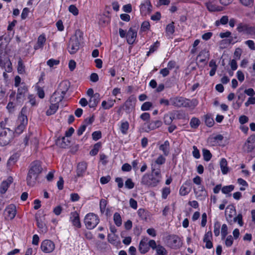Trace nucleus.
I'll use <instances>...</instances> for the list:
<instances>
[{
  "instance_id": "32",
  "label": "nucleus",
  "mask_w": 255,
  "mask_h": 255,
  "mask_svg": "<svg viewBox=\"0 0 255 255\" xmlns=\"http://www.w3.org/2000/svg\"><path fill=\"white\" fill-rule=\"evenodd\" d=\"M162 125V123L161 121L156 120L154 121H151L149 123L148 128L150 130H153L156 129L160 127H161Z\"/></svg>"
},
{
  "instance_id": "23",
  "label": "nucleus",
  "mask_w": 255,
  "mask_h": 255,
  "mask_svg": "<svg viewBox=\"0 0 255 255\" xmlns=\"http://www.w3.org/2000/svg\"><path fill=\"white\" fill-rule=\"evenodd\" d=\"M35 220L38 228L42 232L46 233L47 231V228L46 226L45 223L42 221V219L36 216Z\"/></svg>"
},
{
  "instance_id": "64",
  "label": "nucleus",
  "mask_w": 255,
  "mask_h": 255,
  "mask_svg": "<svg viewBox=\"0 0 255 255\" xmlns=\"http://www.w3.org/2000/svg\"><path fill=\"white\" fill-rule=\"evenodd\" d=\"M246 34L250 35L255 37V26H252L250 25Z\"/></svg>"
},
{
  "instance_id": "14",
  "label": "nucleus",
  "mask_w": 255,
  "mask_h": 255,
  "mask_svg": "<svg viewBox=\"0 0 255 255\" xmlns=\"http://www.w3.org/2000/svg\"><path fill=\"white\" fill-rule=\"evenodd\" d=\"M191 189V183L190 181H186L181 187L179 194L181 196H185L188 194Z\"/></svg>"
},
{
  "instance_id": "26",
  "label": "nucleus",
  "mask_w": 255,
  "mask_h": 255,
  "mask_svg": "<svg viewBox=\"0 0 255 255\" xmlns=\"http://www.w3.org/2000/svg\"><path fill=\"white\" fill-rule=\"evenodd\" d=\"M26 111V109L23 107L21 111V115L18 117V121L20 125L26 126L27 124V118L26 116L24 115V113Z\"/></svg>"
},
{
  "instance_id": "15",
  "label": "nucleus",
  "mask_w": 255,
  "mask_h": 255,
  "mask_svg": "<svg viewBox=\"0 0 255 255\" xmlns=\"http://www.w3.org/2000/svg\"><path fill=\"white\" fill-rule=\"evenodd\" d=\"M70 86V83L69 81H64L60 83L59 84V88L57 91L63 96H65L66 92L69 90Z\"/></svg>"
},
{
  "instance_id": "18",
  "label": "nucleus",
  "mask_w": 255,
  "mask_h": 255,
  "mask_svg": "<svg viewBox=\"0 0 255 255\" xmlns=\"http://www.w3.org/2000/svg\"><path fill=\"white\" fill-rule=\"evenodd\" d=\"M13 178L11 176H9L6 180L3 181L0 187V192L1 194H4L7 191L9 185L12 182Z\"/></svg>"
},
{
  "instance_id": "38",
  "label": "nucleus",
  "mask_w": 255,
  "mask_h": 255,
  "mask_svg": "<svg viewBox=\"0 0 255 255\" xmlns=\"http://www.w3.org/2000/svg\"><path fill=\"white\" fill-rule=\"evenodd\" d=\"M200 124V121L197 118L193 117L191 119L190 125L193 128L196 129Z\"/></svg>"
},
{
  "instance_id": "57",
  "label": "nucleus",
  "mask_w": 255,
  "mask_h": 255,
  "mask_svg": "<svg viewBox=\"0 0 255 255\" xmlns=\"http://www.w3.org/2000/svg\"><path fill=\"white\" fill-rule=\"evenodd\" d=\"M234 222H237L240 226H243L244 223L243 221V216L241 214H239L238 216L234 218Z\"/></svg>"
},
{
  "instance_id": "25",
  "label": "nucleus",
  "mask_w": 255,
  "mask_h": 255,
  "mask_svg": "<svg viewBox=\"0 0 255 255\" xmlns=\"http://www.w3.org/2000/svg\"><path fill=\"white\" fill-rule=\"evenodd\" d=\"M159 149L162 150L164 155L167 156L169 153V142L168 140L164 141V143L160 145Z\"/></svg>"
},
{
  "instance_id": "11",
  "label": "nucleus",
  "mask_w": 255,
  "mask_h": 255,
  "mask_svg": "<svg viewBox=\"0 0 255 255\" xmlns=\"http://www.w3.org/2000/svg\"><path fill=\"white\" fill-rule=\"evenodd\" d=\"M152 5L149 0H145L140 5V11L142 14L145 15L147 12H150Z\"/></svg>"
},
{
  "instance_id": "5",
  "label": "nucleus",
  "mask_w": 255,
  "mask_h": 255,
  "mask_svg": "<svg viewBox=\"0 0 255 255\" xmlns=\"http://www.w3.org/2000/svg\"><path fill=\"white\" fill-rule=\"evenodd\" d=\"M159 183V178H155L153 174H145L143 175L141 183L149 187H155Z\"/></svg>"
},
{
  "instance_id": "51",
  "label": "nucleus",
  "mask_w": 255,
  "mask_h": 255,
  "mask_svg": "<svg viewBox=\"0 0 255 255\" xmlns=\"http://www.w3.org/2000/svg\"><path fill=\"white\" fill-rule=\"evenodd\" d=\"M214 233L216 237H218L220 235V224L219 222L217 221L214 224Z\"/></svg>"
},
{
  "instance_id": "63",
  "label": "nucleus",
  "mask_w": 255,
  "mask_h": 255,
  "mask_svg": "<svg viewBox=\"0 0 255 255\" xmlns=\"http://www.w3.org/2000/svg\"><path fill=\"white\" fill-rule=\"evenodd\" d=\"M150 26V25L148 21H144L141 24V30L142 31H145L149 29Z\"/></svg>"
},
{
  "instance_id": "54",
  "label": "nucleus",
  "mask_w": 255,
  "mask_h": 255,
  "mask_svg": "<svg viewBox=\"0 0 255 255\" xmlns=\"http://www.w3.org/2000/svg\"><path fill=\"white\" fill-rule=\"evenodd\" d=\"M152 106V104L150 102H144L141 107L142 111H148Z\"/></svg>"
},
{
  "instance_id": "55",
  "label": "nucleus",
  "mask_w": 255,
  "mask_h": 255,
  "mask_svg": "<svg viewBox=\"0 0 255 255\" xmlns=\"http://www.w3.org/2000/svg\"><path fill=\"white\" fill-rule=\"evenodd\" d=\"M68 10L74 15H77L79 13V10L75 5H70L69 6Z\"/></svg>"
},
{
  "instance_id": "50",
  "label": "nucleus",
  "mask_w": 255,
  "mask_h": 255,
  "mask_svg": "<svg viewBox=\"0 0 255 255\" xmlns=\"http://www.w3.org/2000/svg\"><path fill=\"white\" fill-rule=\"evenodd\" d=\"M221 233L222 240H224L226 236L228 235V227L226 224H223L222 225Z\"/></svg>"
},
{
  "instance_id": "34",
  "label": "nucleus",
  "mask_w": 255,
  "mask_h": 255,
  "mask_svg": "<svg viewBox=\"0 0 255 255\" xmlns=\"http://www.w3.org/2000/svg\"><path fill=\"white\" fill-rule=\"evenodd\" d=\"M101 146L102 143L101 142H98L95 143L94 145L93 148L90 151V154L92 156L97 155Z\"/></svg>"
},
{
  "instance_id": "62",
  "label": "nucleus",
  "mask_w": 255,
  "mask_h": 255,
  "mask_svg": "<svg viewBox=\"0 0 255 255\" xmlns=\"http://www.w3.org/2000/svg\"><path fill=\"white\" fill-rule=\"evenodd\" d=\"M25 99V95L22 94L17 93L16 102L18 104H21Z\"/></svg>"
},
{
  "instance_id": "2",
  "label": "nucleus",
  "mask_w": 255,
  "mask_h": 255,
  "mask_svg": "<svg viewBox=\"0 0 255 255\" xmlns=\"http://www.w3.org/2000/svg\"><path fill=\"white\" fill-rule=\"evenodd\" d=\"M83 40V33L80 29L75 31L74 35L72 36L68 45V50L70 54H74L79 49Z\"/></svg>"
},
{
  "instance_id": "13",
  "label": "nucleus",
  "mask_w": 255,
  "mask_h": 255,
  "mask_svg": "<svg viewBox=\"0 0 255 255\" xmlns=\"http://www.w3.org/2000/svg\"><path fill=\"white\" fill-rule=\"evenodd\" d=\"M4 211L7 215V218L12 220L15 217L16 214V207L13 204H10L6 208Z\"/></svg>"
},
{
  "instance_id": "21",
  "label": "nucleus",
  "mask_w": 255,
  "mask_h": 255,
  "mask_svg": "<svg viewBox=\"0 0 255 255\" xmlns=\"http://www.w3.org/2000/svg\"><path fill=\"white\" fill-rule=\"evenodd\" d=\"M71 216L70 219L73 223V225L77 228H81V225L80 221L79 216L78 213L76 212H72L71 213Z\"/></svg>"
},
{
  "instance_id": "36",
  "label": "nucleus",
  "mask_w": 255,
  "mask_h": 255,
  "mask_svg": "<svg viewBox=\"0 0 255 255\" xmlns=\"http://www.w3.org/2000/svg\"><path fill=\"white\" fill-rule=\"evenodd\" d=\"M45 41L46 38L44 35H40L38 38L37 45L35 46L34 48L37 49L38 48L42 47Z\"/></svg>"
},
{
  "instance_id": "17",
  "label": "nucleus",
  "mask_w": 255,
  "mask_h": 255,
  "mask_svg": "<svg viewBox=\"0 0 255 255\" xmlns=\"http://www.w3.org/2000/svg\"><path fill=\"white\" fill-rule=\"evenodd\" d=\"M209 57V54L208 51L204 50L201 51L196 58V63H202L207 62Z\"/></svg>"
},
{
  "instance_id": "49",
  "label": "nucleus",
  "mask_w": 255,
  "mask_h": 255,
  "mask_svg": "<svg viewBox=\"0 0 255 255\" xmlns=\"http://www.w3.org/2000/svg\"><path fill=\"white\" fill-rule=\"evenodd\" d=\"M244 89L243 87H240L239 89H238L237 91V94H238V98L239 100H241V101L243 102L245 99H246V95L245 93H241L240 92L241 91H243Z\"/></svg>"
},
{
  "instance_id": "59",
  "label": "nucleus",
  "mask_w": 255,
  "mask_h": 255,
  "mask_svg": "<svg viewBox=\"0 0 255 255\" xmlns=\"http://www.w3.org/2000/svg\"><path fill=\"white\" fill-rule=\"evenodd\" d=\"M165 162V158L162 155H160L157 159L155 161L154 163L153 164L157 165H162L164 164Z\"/></svg>"
},
{
  "instance_id": "61",
  "label": "nucleus",
  "mask_w": 255,
  "mask_h": 255,
  "mask_svg": "<svg viewBox=\"0 0 255 255\" xmlns=\"http://www.w3.org/2000/svg\"><path fill=\"white\" fill-rule=\"evenodd\" d=\"M170 190L169 187H164L162 189V197L163 199H165L167 196L170 194Z\"/></svg>"
},
{
  "instance_id": "20",
  "label": "nucleus",
  "mask_w": 255,
  "mask_h": 255,
  "mask_svg": "<svg viewBox=\"0 0 255 255\" xmlns=\"http://www.w3.org/2000/svg\"><path fill=\"white\" fill-rule=\"evenodd\" d=\"M64 96L62 95L59 92L56 91L51 96L50 102H52L58 104L64 98Z\"/></svg>"
},
{
  "instance_id": "52",
  "label": "nucleus",
  "mask_w": 255,
  "mask_h": 255,
  "mask_svg": "<svg viewBox=\"0 0 255 255\" xmlns=\"http://www.w3.org/2000/svg\"><path fill=\"white\" fill-rule=\"evenodd\" d=\"M27 87L24 83H21V86L18 88L17 93L19 94H24L27 92Z\"/></svg>"
},
{
  "instance_id": "12",
  "label": "nucleus",
  "mask_w": 255,
  "mask_h": 255,
  "mask_svg": "<svg viewBox=\"0 0 255 255\" xmlns=\"http://www.w3.org/2000/svg\"><path fill=\"white\" fill-rule=\"evenodd\" d=\"M148 239L147 238H143L140 242L138 250L141 254H144L149 250L148 244H147Z\"/></svg>"
},
{
  "instance_id": "58",
  "label": "nucleus",
  "mask_w": 255,
  "mask_h": 255,
  "mask_svg": "<svg viewBox=\"0 0 255 255\" xmlns=\"http://www.w3.org/2000/svg\"><path fill=\"white\" fill-rule=\"evenodd\" d=\"M92 138L93 140L97 141L102 137V133L100 131H96L92 134Z\"/></svg>"
},
{
  "instance_id": "6",
  "label": "nucleus",
  "mask_w": 255,
  "mask_h": 255,
  "mask_svg": "<svg viewBox=\"0 0 255 255\" xmlns=\"http://www.w3.org/2000/svg\"><path fill=\"white\" fill-rule=\"evenodd\" d=\"M138 24L135 23L130 27L127 33L126 38L127 42L129 44H132L135 40L137 36V31L138 28Z\"/></svg>"
},
{
  "instance_id": "42",
  "label": "nucleus",
  "mask_w": 255,
  "mask_h": 255,
  "mask_svg": "<svg viewBox=\"0 0 255 255\" xmlns=\"http://www.w3.org/2000/svg\"><path fill=\"white\" fill-rule=\"evenodd\" d=\"M203 156L204 160L206 161H208L212 158V155L209 150L206 149H203Z\"/></svg>"
},
{
  "instance_id": "29",
  "label": "nucleus",
  "mask_w": 255,
  "mask_h": 255,
  "mask_svg": "<svg viewBox=\"0 0 255 255\" xmlns=\"http://www.w3.org/2000/svg\"><path fill=\"white\" fill-rule=\"evenodd\" d=\"M249 26L250 24L244 23H240L238 24L237 30L240 33L243 32L244 33L246 34Z\"/></svg>"
},
{
  "instance_id": "16",
  "label": "nucleus",
  "mask_w": 255,
  "mask_h": 255,
  "mask_svg": "<svg viewBox=\"0 0 255 255\" xmlns=\"http://www.w3.org/2000/svg\"><path fill=\"white\" fill-rule=\"evenodd\" d=\"M87 163L85 162H81L78 163L77 168V174L75 178L77 177H83L84 173L87 169Z\"/></svg>"
},
{
  "instance_id": "31",
  "label": "nucleus",
  "mask_w": 255,
  "mask_h": 255,
  "mask_svg": "<svg viewBox=\"0 0 255 255\" xmlns=\"http://www.w3.org/2000/svg\"><path fill=\"white\" fill-rule=\"evenodd\" d=\"M151 171L152 174L153 176L155 175L156 177L155 178H159V181L161 179V174H160V170L159 167H157L155 164H151Z\"/></svg>"
},
{
  "instance_id": "22",
  "label": "nucleus",
  "mask_w": 255,
  "mask_h": 255,
  "mask_svg": "<svg viewBox=\"0 0 255 255\" xmlns=\"http://www.w3.org/2000/svg\"><path fill=\"white\" fill-rule=\"evenodd\" d=\"M70 141L65 137H63L61 138H58L56 141V144L61 148H65L70 144Z\"/></svg>"
},
{
  "instance_id": "53",
  "label": "nucleus",
  "mask_w": 255,
  "mask_h": 255,
  "mask_svg": "<svg viewBox=\"0 0 255 255\" xmlns=\"http://www.w3.org/2000/svg\"><path fill=\"white\" fill-rule=\"evenodd\" d=\"M173 24V22H172L166 26V31L167 33L170 34H172L174 32L175 27Z\"/></svg>"
},
{
  "instance_id": "40",
  "label": "nucleus",
  "mask_w": 255,
  "mask_h": 255,
  "mask_svg": "<svg viewBox=\"0 0 255 255\" xmlns=\"http://www.w3.org/2000/svg\"><path fill=\"white\" fill-rule=\"evenodd\" d=\"M171 240L175 247L179 248L181 246L182 243L180 239L177 236H172Z\"/></svg>"
},
{
  "instance_id": "3",
  "label": "nucleus",
  "mask_w": 255,
  "mask_h": 255,
  "mask_svg": "<svg viewBox=\"0 0 255 255\" xmlns=\"http://www.w3.org/2000/svg\"><path fill=\"white\" fill-rule=\"evenodd\" d=\"M13 132L10 129H3L0 131V146L8 145L13 139Z\"/></svg>"
},
{
  "instance_id": "30",
  "label": "nucleus",
  "mask_w": 255,
  "mask_h": 255,
  "mask_svg": "<svg viewBox=\"0 0 255 255\" xmlns=\"http://www.w3.org/2000/svg\"><path fill=\"white\" fill-rule=\"evenodd\" d=\"M220 165L222 172L223 174H226L229 171V168L227 166V161L224 158L221 159L220 162Z\"/></svg>"
},
{
  "instance_id": "7",
  "label": "nucleus",
  "mask_w": 255,
  "mask_h": 255,
  "mask_svg": "<svg viewBox=\"0 0 255 255\" xmlns=\"http://www.w3.org/2000/svg\"><path fill=\"white\" fill-rule=\"evenodd\" d=\"M136 101V98L134 96H131L125 102L124 105L125 107L124 110L127 113H130L134 109Z\"/></svg>"
},
{
  "instance_id": "19",
  "label": "nucleus",
  "mask_w": 255,
  "mask_h": 255,
  "mask_svg": "<svg viewBox=\"0 0 255 255\" xmlns=\"http://www.w3.org/2000/svg\"><path fill=\"white\" fill-rule=\"evenodd\" d=\"M99 93H96L93 96L90 97L89 101V106L90 108H95L100 100Z\"/></svg>"
},
{
  "instance_id": "39",
  "label": "nucleus",
  "mask_w": 255,
  "mask_h": 255,
  "mask_svg": "<svg viewBox=\"0 0 255 255\" xmlns=\"http://www.w3.org/2000/svg\"><path fill=\"white\" fill-rule=\"evenodd\" d=\"M114 221L116 225L120 227L122 224V220L121 215L119 213L116 212L114 215Z\"/></svg>"
},
{
  "instance_id": "48",
  "label": "nucleus",
  "mask_w": 255,
  "mask_h": 255,
  "mask_svg": "<svg viewBox=\"0 0 255 255\" xmlns=\"http://www.w3.org/2000/svg\"><path fill=\"white\" fill-rule=\"evenodd\" d=\"M168 68L162 69L160 71V74H162L163 77L167 76L169 73V70L174 68V66H173L172 65H168Z\"/></svg>"
},
{
  "instance_id": "41",
  "label": "nucleus",
  "mask_w": 255,
  "mask_h": 255,
  "mask_svg": "<svg viewBox=\"0 0 255 255\" xmlns=\"http://www.w3.org/2000/svg\"><path fill=\"white\" fill-rule=\"evenodd\" d=\"M159 45L160 43L158 41H156L153 44L151 45L150 47L149 51L147 52L146 55L148 56L151 53L155 51L159 46Z\"/></svg>"
},
{
  "instance_id": "8",
  "label": "nucleus",
  "mask_w": 255,
  "mask_h": 255,
  "mask_svg": "<svg viewBox=\"0 0 255 255\" xmlns=\"http://www.w3.org/2000/svg\"><path fill=\"white\" fill-rule=\"evenodd\" d=\"M186 98L182 97H176L170 99V104L177 107L186 108Z\"/></svg>"
},
{
  "instance_id": "37",
  "label": "nucleus",
  "mask_w": 255,
  "mask_h": 255,
  "mask_svg": "<svg viewBox=\"0 0 255 255\" xmlns=\"http://www.w3.org/2000/svg\"><path fill=\"white\" fill-rule=\"evenodd\" d=\"M224 66H225V65H222V67H221V69H219L218 72V73L220 72V73H219V75L220 76L222 75L223 74H224V71L227 70L229 75L230 76H232L234 74V72H233L234 71H233L231 69H230L229 67H228V66L225 67Z\"/></svg>"
},
{
  "instance_id": "4",
  "label": "nucleus",
  "mask_w": 255,
  "mask_h": 255,
  "mask_svg": "<svg viewBox=\"0 0 255 255\" xmlns=\"http://www.w3.org/2000/svg\"><path fill=\"white\" fill-rule=\"evenodd\" d=\"M98 217L94 213H89L84 219V223L86 228L89 230L94 229L99 223Z\"/></svg>"
},
{
  "instance_id": "47",
  "label": "nucleus",
  "mask_w": 255,
  "mask_h": 255,
  "mask_svg": "<svg viewBox=\"0 0 255 255\" xmlns=\"http://www.w3.org/2000/svg\"><path fill=\"white\" fill-rule=\"evenodd\" d=\"M206 7L210 11H218V7L211 2H208L206 3Z\"/></svg>"
},
{
  "instance_id": "44",
  "label": "nucleus",
  "mask_w": 255,
  "mask_h": 255,
  "mask_svg": "<svg viewBox=\"0 0 255 255\" xmlns=\"http://www.w3.org/2000/svg\"><path fill=\"white\" fill-rule=\"evenodd\" d=\"M156 255H167L165 249L162 246L158 245L156 249Z\"/></svg>"
},
{
  "instance_id": "45",
  "label": "nucleus",
  "mask_w": 255,
  "mask_h": 255,
  "mask_svg": "<svg viewBox=\"0 0 255 255\" xmlns=\"http://www.w3.org/2000/svg\"><path fill=\"white\" fill-rule=\"evenodd\" d=\"M128 128V122H125L122 123L120 127V129L123 134H126L127 133Z\"/></svg>"
},
{
  "instance_id": "35",
  "label": "nucleus",
  "mask_w": 255,
  "mask_h": 255,
  "mask_svg": "<svg viewBox=\"0 0 255 255\" xmlns=\"http://www.w3.org/2000/svg\"><path fill=\"white\" fill-rule=\"evenodd\" d=\"M234 188L235 186L233 185L225 186L222 188V192L224 194H228L227 196H231V194H230V193L234 189Z\"/></svg>"
},
{
  "instance_id": "43",
  "label": "nucleus",
  "mask_w": 255,
  "mask_h": 255,
  "mask_svg": "<svg viewBox=\"0 0 255 255\" xmlns=\"http://www.w3.org/2000/svg\"><path fill=\"white\" fill-rule=\"evenodd\" d=\"M205 122L206 126L209 127H212L214 125V119L208 115L205 116Z\"/></svg>"
},
{
  "instance_id": "33",
  "label": "nucleus",
  "mask_w": 255,
  "mask_h": 255,
  "mask_svg": "<svg viewBox=\"0 0 255 255\" xmlns=\"http://www.w3.org/2000/svg\"><path fill=\"white\" fill-rule=\"evenodd\" d=\"M116 100H109L108 101H103L102 103V107L105 110H108L113 107Z\"/></svg>"
},
{
  "instance_id": "27",
  "label": "nucleus",
  "mask_w": 255,
  "mask_h": 255,
  "mask_svg": "<svg viewBox=\"0 0 255 255\" xmlns=\"http://www.w3.org/2000/svg\"><path fill=\"white\" fill-rule=\"evenodd\" d=\"M51 105L50 106L49 109L46 111V114L49 116L55 114L58 109V104L50 102Z\"/></svg>"
},
{
  "instance_id": "1",
  "label": "nucleus",
  "mask_w": 255,
  "mask_h": 255,
  "mask_svg": "<svg viewBox=\"0 0 255 255\" xmlns=\"http://www.w3.org/2000/svg\"><path fill=\"white\" fill-rule=\"evenodd\" d=\"M43 169L41 167L40 162L35 161L30 164V168L28 171L26 182L29 186H33L36 183L39 175L41 173Z\"/></svg>"
},
{
  "instance_id": "28",
  "label": "nucleus",
  "mask_w": 255,
  "mask_h": 255,
  "mask_svg": "<svg viewBox=\"0 0 255 255\" xmlns=\"http://www.w3.org/2000/svg\"><path fill=\"white\" fill-rule=\"evenodd\" d=\"M249 26L250 24L244 23H240L238 24L237 30L240 33L243 32L244 33L246 34Z\"/></svg>"
},
{
  "instance_id": "56",
  "label": "nucleus",
  "mask_w": 255,
  "mask_h": 255,
  "mask_svg": "<svg viewBox=\"0 0 255 255\" xmlns=\"http://www.w3.org/2000/svg\"><path fill=\"white\" fill-rule=\"evenodd\" d=\"M107 202L105 199H101L100 203V208L101 212L103 214L105 211Z\"/></svg>"
},
{
  "instance_id": "46",
  "label": "nucleus",
  "mask_w": 255,
  "mask_h": 255,
  "mask_svg": "<svg viewBox=\"0 0 255 255\" xmlns=\"http://www.w3.org/2000/svg\"><path fill=\"white\" fill-rule=\"evenodd\" d=\"M186 108H190V107H196L198 104V101L195 99H192V100H190L189 99H186Z\"/></svg>"
},
{
  "instance_id": "24",
  "label": "nucleus",
  "mask_w": 255,
  "mask_h": 255,
  "mask_svg": "<svg viewBox=\"0 0 255 255\" xmlns=\"http://www.w3.org/2000/svg\"><path fill=\"white\" fill-rule=\"evenodd\" d=\"M194 192L197 198L200 197H205L206 194V191L203 186L199 185L197 188H194Z\"/></svg>"
},
{
  "instance_id": "9",
  "label": "nucleus",
  "mask_w": 255,
  "mask_h": 255,
  "mask_svg": "<svg viewBox=\"0 0 255 255\" xmlns=\"http://www.w3.org/2000/svg\"><path fill=\"white\" fill-rule=\"evenodd\" d=\"M55 248V245L50 240H46L43 241L41 245V250L45 253L52 252Z\"/></svg>"
},
{
  "instance_id": "60",
  "label": "nucleus",
  "mask_w": 255,
  "mask_h": 255,
  "mask_svg": "<svg viewBox=\"0 0 255 255\" xmlns=\"http://www.w3.org/2000/svg\"><path fill=\"white\" fill-rule=\"evenodd\" d=\"M134 183L132 181L130 178L128 179L125 182V186L126 188L131 189L134 187Z\"/></svg>"
},
{
  "instance_id": "10",
  "label": "nucleus",
  "mask_w": 255,
  "mask_h": 255,
  "mask_svg": "<svg viewBox=\"0 0 255 255\" xmlns=\"http://www.w3.org/2000/svg\"><path fill=\"white\" fill-rule=\"evenodd\" d=\"M245 151L249 153L252 152L255 148V134H253L248 137L247 142L245 143Z\"/></svg>"
}]
</instances>
